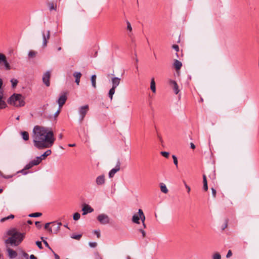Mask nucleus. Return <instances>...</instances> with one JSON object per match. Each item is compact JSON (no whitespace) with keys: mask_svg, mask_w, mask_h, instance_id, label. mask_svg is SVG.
Listing matches in <instances>:
<instances>
[{"mask_svg":"<svg viewBox=\"0 0 259 259\" xmlns=\"http://www.w3.org/2000/svg\"><path fill=\"white\" fill-rule=\"evenodd\" d=\"M80 214L78 212H75L73 215V220L77 221L80 219Z\"/></svg>","mask_w":259,"mask_h":259,"instance_id":"36","label":"nucleus"},{"mask_svg":"<svg viewBox=\"0 0 259 259\" xmlns=\"http://www.w3.org/2000/svg\"><path fill=\"white\" fill-rule=\"evenodd\" d=\"M67 99V97L66 93H64L63 94H61L60 96V97L57 101V102L59 104L60 108H61L63 106V105L65 104Z\"/></svg>","mask_w":259,"mask_h":259,"instance_id":"9","label":"nucleus"},{"mask_svg":"<svg viewBox=\"0 0 259 259\" xmlns=\"http://www.w3.org/2000/svg\"><path fill=\"white\" fill-rule=\"evenodd\" d=\"M7 234L11 236L5 241L8 256L11 259L15 258L17 256V253L15 250L11 249L10 246H18L23 241L25 233H20L17 231L15 228H13L7 231Z\"/></svg>","mask_w":259,"mask_h":259,"instance_id":"2","label":"nucleus"},{"mask_svg":"<svg viewBox=\"0 0 259 259\" xmlns=\"http://www.w3.org/2000/svg\"><path fill=\"white\" fill-rule=\"evenodd\" d=\"M150 88L152 91L153 93H155L156 92V87H155V82L154 80V78H152L151 80V83H150Z\"/></svg>","mask_w":259,"mask_h":259,"instance_id":"21","label":"nucleus"},{"mask_svg":"<svg viewBox=\"0 0 259 259\" xmlns=\"http://www.w3.org/2000/svg\"><path fill=\"white\" fill-rule=\"evenodd\" d=\"M15 216L13 214H10V215L3 218L1 219V222L3 223L5 222L7 220H10V219H13L14 218Z\"/></svg>","mask_w":259,"mask_h":259,"instance_id":"27","label":"nucleus"},{"mask_svg":"<svg viewBox=\"0 0 259 259\" xmlns=\"http://www.w3.org/2000/svg\"><path fill=\"white\" fill-rule=\"evenodd\" d=\"M42 158H41L40 157H36L35 159L30 161L32 164V165H33V166L34 165H38L42 161Z\"/></svg>","mask_w":259,"mask_h":259,"instance_id":"17","label":"nucleus"},{"mask_svg":"<svg viewBox=\"0 0 259 259\" xmlns=\"http://www.w3.org/2000/svg\"><path fill=\"white\" fill-rule=\"evenodd\" d=\"M4 67L7 70H9L11 69L10 65L7 61V59H5V61L2 62V67Z\"/></svg>","mask_w":259,"mask_h":259,"instance_id":"19","label":"nucleus"},{"mask_svg":"<svg viewBox=\"0 0 259 259\" xmlns=\"http://www.w3.org/2000/svg\"><path fill=\"white\" fill-rule=\"evenodd\" d=\"M42 35L43 38L42 47L45 48L47 46L48 41L50 37V31L48 30L47 34H45L44 31L42 32Z\"/></svg>","mask_w":259,"mask_h":259,"instance_id":"10","label":"nucleus"},{"mask_svg":"<svg viewBox=\"0 0 259 259\" xmlns=\"http://www.w3.org/2000/svg\"><path fill=\"white\" fill-rule=\"evenodd\" d=\"M2 84H3V80L1 78H0V89L1 88Z\"/></svg>","mask_w":259,"mask_h":259,"instance_id":"62","label":"nucleus"},{"mask_svg":"<svg viewBox=\"0 0 259 259\" xmlns=\"http://www.w3.org/2000/svg\"><path fill=\"white\" fill-rule=\"evenodd\" d=\"M115 91V89L111 88L110 90H109L108 96L110 98L111 100L113 98V95L114 94Z\"/></svg>","mask_w":259,"mask_h":259,"instance_id":"28","label":"nucleus"},{"mask_svg":"<svg viewBox=\"0 0 259 259\" xmlns=\"http://www.w3.org/2000/svg\"><path fill=\"white\" fill-rule=\"evenodd\" d=\"M169 83L170 85L172 87L173 90L176 94H178L179 92V87L177 83L172 80H170L169 81Z\"/></svg>","mask_w":259,"mask_h":259,"instance_id":"11","label":"nucleus"},{"mask_svg":"<svg viewBox=\"0 0 259 259\" xmlns=\"http://www.w3.org/2000/svg\"><path fill=\"white\" fill-rule=\"evenodd\" d=\"M172 48L174 50H175L177 52H178L179 50V47L178 45H174L172 46Z\"/></svg>","mask_w":259,"mask_h":259,"instance_id":"47","label":"nucleus"},{"mask_svg":"<svg viewBox=\"0 0 259 259\" xmlns=\"http://www.w3.org/2000/svg\"><path fill=\"white\" fill-rule=\"evenodd\" d=\"M52 251L54 254L55 259H60V257L57 254H56L53 250H52Z\"/></svg>","mask_w":259,"mask_h":259,"instance_id":"50","label":"nucleus"},{"mask_svg":"<svg viewBox=\"0 0 259 259\" xmlns=\"http://www.w3.org/2000/svg\"><path fill=\"white\" fill-rule=\"evenodd\" d=\"M60 112V108H59V109L57 111V112L54 114L55 117H57L58 115L59 114Z\"/></svg>","mask_w":259,"mask_h":259,"instance_id":"53","label":"nucleus"},{"mask_svg":"<svg viewBox=\"0 0 259 259\" xmlns=\"http://www.w3.org/2000/svg\"><path fill=\"white\" fill-rule=\"evenodd\" d=\"M120 78L114 77L111 79V82L112 84V88L116 89L120 83Z\"/></svg>","mask_w":259,"mask_h":259,"instance_id":"12","label":"nucleus"},{"mask_svg":"<svg viewBox=\"0 0 259 259\" xmlns=\"http://www.w3.org/2000/svg\"><path fill=\"white\" fill-rule=\"evenodd\" d=\"M98 221L103 225H106L109 224L110 222V219L109 217L104 213L99 214L97 217Z\"/></svg>","mask_w":259,"mask_h":259,"instance_id":"6","label":"nucleus"},{"mask_svg":"<svg viewBox=\"0 0 259 259\" xmlns=\"http://www.w3.org/2000/svg\"><path fill=\"white\" fill-rule=\"evenodd\" d=\"M43 242H44V244L45 245V246L52 251V249L50 246V245H49L47 241L46 240H43Z\"/></svg>","mask_w":259,"mask_h":259,"instance_id":"45","label":"nucleus"},{"mask_svg":"<svg viewBox=\"0 0 259 259\" xmlns=\"http://www.w3.org/2000/svg\"><path fill=\"white\" fill-rule=\"evenodd\" d=\"M27 223L30 225H31L32 224V222L31 220H28L27 221Z\"/></svg>","mask_w":259,"mask_h":259,"instance_id":"63","label":"nucleus"},{"mask_svg":"<svg viewBox=\"0 0 259 259\" xmlns=\"http://www.w3.org/2000/svg\"><path fill=\"white\" fill-rule=\"evenodd\" d=\"M51 77V72L50 71H47L42 76V81L44 84L47 87H49L50 85V79Z\"/></svg>","mask_w":259,"mask_h":259,"instance_id":"8","label":"nucleus"},{"mask_svg":"<svg viewBox=\"0 0 259 259\" xmlns=\"http://www.w3.org/2000/svg\"><path fill=\"white\" fill-rule=\"evenodd\" d=\"M126 24H127V29L128 30H129V31L130 32H131L132 31V27L131 23H130L129 21H126Z\"/></svg>","mask_w":259,"mask_h":259,"instance_id":"40","label":"nucleus"},{"mask_svg":"<svg viewBox=\"0 0 259 259\" xmlns=\"http://www.w3.org/2000/svg\"><path fill=\"white\" fill-rule=\"evenodd\" d=\"M212 195V196L215 198L216 197L217 192L216 190L213 188H211Z\"/></svg>","mask_w":259,"mask_h":259,"instance_id":"44","label":"nucleus"},{"mask_svg":"<svg viewBox=\"0 0 259 259\" xmlns=\"http://www.w3.org/2000/svg\"><path fill=\"white\" fill-rule=\"evenodd\" d=\"M62 138H63V135H62V134H59V138L60 139H62Z\"/></svg>","mask_w":259,"mask_h":259,"instance_id":"61","label":"nucleus"},{"mask_svg":"<svg viewBox=\"0 0 259 259\" xmlns=\"http://www.w3.org/2000/svg\"><path fill=\"white\" fill-rule=\"evenodd\" d=\"M212 259H221V255L219 253L216 252L213 254Z\"/></svg>","mask_w":259,"mask_h":259,"instance_id":"34","label":"nucleus"},{"mask_svg":"<svg viewBox=\"0 0 259 259\" xmlns=\"http://www.w3.org/2000/svg\"><path fill=\"white\" fill-rule=\"evenodd\" d=\"M138 214L140 215V219H141V221H142L143 228H145L146 227V225H145V224L144 223L145 220V215H144V214L143 213V210L141 209H139V210H138Z\"/></svg>","mask_w":259,"mask_h":259,"instance_id":"14","label":"nucleus"},{"mask_svg":"<svg viewBox=\"0 0 259 259\" xmlns=\"http://www.w3.org/2000/svg\"><path fill=\"white\" fill-rule=\"evenodd\" d=\"M94 233L97 235L98 238H100V233L99 231L96 230V231H95Z\"/></svg>","mask_w":259,"mask_h":259,"instance_id":"52","label":"nucleus"},{"mask_svg":"<svg viewBox=\"0 0 259 259\" xmlns=\"http://www.w3.org/2000/svg\"><path fill=\"white\" fill-rule=\"evenodd\" d=\"M73 76L75 77V82L77 83V84H79V81H80V78L81 76V74L80 72H75L73 73Z\"/></svg>","mask_w":259,"mask_h":259,"instance_id":"18","label":"nucleus"},{"mask_svg":"<svg viewBox=\"0 0 259 259\" xmlns=\"http://www.w3.org/2000/svg\"><path fill=\"white\" fill-rule=\"evenodd\" d=\"M36 53H37L34 51H30L28 53V57L29 58H33L36 56Z\"/></svg>","mask_w":259,"mask_h":259,"instance_id":"30","label":"nucleus"},{"mask_svg":"<svg viewBox=\"0 0 259 259\" xmlns=\"http://www.w3.org/2000/svg\"><path fill=\"white\" fill-rule=\"evenodd\" d=\"M54 9H55V7H54V6L53 4H52V5H51V7H50V10H54Z\"/></svg>","mask_w":259,"mask_h":259,"instance_id":"59","label":"nucleus"},{"mask_svg":"<svg viewBox=\"0 0 259 259\" xmlns=\"http://www.w3.org/2000/svg\"><path fill=\"white\" fill-rule=\"evenodd\" d=\"M35 225L37 227H39L40 228L41 227L40 225V222H35Z\"/></svg>","mask_w":259,"mask_h":259,"instance_id":"57","label":"nucleus"},{"mask_svg":"<svg viewBox=\"0 0 259 259\" xmlns=\"http://www.w3.org/2000/svg\"><path fill=\"white\" fill-rule=\"evenodd\" d=\"M61 49H62L61 47H58V48H57V51H61Z\"/></svg>","mask_w":259,"mask_h":259,"instance_id":"64","label":"nucleus"},{"mask_svg":"<svg viewBox=\"0 0 259 259\" xmlns=\"http://www.w3.org/2000/svg\"><path fill=\"white\" fill-rule=\"evenodd\" d=\"M6 106V102L3 100V95L0 94V109H4Z\"/></svg>","mask_w":259,"mask_h":259,"instance_id":"23","label":"nucleus"},{"mask_svg":"<svg viewBox=\"0 0 259 259\" xmlns=\"http://www.w3.org/2000/svg\"><path fill=\"white\" fill-rule=\"evenodd\" d=\"M160 190L164 194H167L168 193V189L166 186V185L163 183L160 184Z\"/></svg>","mask_w":259,"mask_h":259,"instance_id":"20","label":"nucleus"},{"mask_svg":"<svg viewBox=\"0 0 259 259\" xmlns=\"http://www.w3.org/2000/svg\"><path fill=\"white\" fill-rule=\"evenodd\" d=\"M68 146L69 147H74V146H75V144H68Z\"/></svg>","mask_w":259,"mask_h":259,"instance_id":"60","label":"nucleus"},{"mask_svg":"<svg viewBox=\"0 0 259 259\" xmlns=\"http://www.w3.org/2000/svg\"><path fill=\"white\" fill-rule=\"evenodd\" d=\"M51 150H48L46 151L43 154H42L40 157L42 158V160L44 159L46 157L49 156L51 154Z\"/></svg>","mask_w":259,"mask_h":259,"instance_id":"26","label":"nucleus"},{"mask_svg":"<svg viewBox=\"0 0 259 259\" xmlns=\"http://www.w3.org/2000/svg\"><path fill=\"white\" fill-rule=\"evenodd\" d=\"M105 177L104 175L98 176L96 179V183L98 185H103L105 183Z\"/></svg>","mask_w":259,"mask_h":259,"instance_id":"15","label":"nucleus"},{"mask_svg":"<svg viewBox=\"0 0 259 259\" xmlns=\"http://www.w3.org/2000/svg\"><path fill=\"white\" fill-rule=\"evenodd\" d=\"M52 226L49 228V232L51 233L57 234L60 230L62 223L61 222L56 223V222H51Z\"/></svg>","mask_w":259,"mask_h":259,"instance_id":"5","label":"nucleus"},{"mask_svg":"<svg viewBox=\"0 0 259 259\" xmlns=\"http://www.w3.org/2000/svg\"><path fill=\"white\" fill-rule=\"evenodd\" d=\"M0 175L4 178L5 179H10V178H12L15 175H4L1 171H0Z\"/></svg>","mask_w":259,"mask_h":259,"instance_id":"33","label":"nucleus"},{"mask_svg":"<svg viewBox=\"0 0 259 259\" xmlns=\"http://www.w3.org/2000/svg\"><path fill=\"white\" fill-rule=\"evenodd\" d=\"M21 135L22 136V137L23 139L25 141H27L29 140V134L27 132H21Z\"/></svg>","mask_w":259,"mask_h":259,"instance_id":"22","label":"nucleus"},{"mask_svg":"<svg viewBox=\"0 0 259 259\" xmlns=\"http://www.w3.org/2000/svg\"><path fill=\"white\" fill-rule=\"evenodd\" d=\"M97 245V243L95 242H90L89 243V245L90 247H95Z\"/></svg>","mask_w":259,"mask_h":259,"instance_id":"46","label":"nucleus"},{"mask_svg":"<svg viewBox=\"0 0 259 259\" xmlns=\"http://www.w3.org/2000/svg\"><path fill=\"white\" fill-rule=\"evenodd\" d=\"M120 169V161L118 159L117 160L116 166L114 168H112L109 172V177L110 178H113L114 175Z\"/></svg>","mask_w":259,"mask_h":259,"instance_id":"7","label":"nucleus"},{"mask_svg":"<svg viewBox=\"0 0 259 259\" xmlns=\"http://www.w3.org/2000/svg\"><path fill=\"white\" fill-rule=\"evenodd\" d=\"M232 255V251L231 250H229L228 251V253L226 255V257L227 258H229L230 257H231Z\"/></svg>","mask_w":259,"mask_h":259,"instance_id":"48","label":"nucleus"},{"mask_svg":"<svg viewBox=\"0 0 259 259\" xmlns=\"http://www.w3.org/2000/svg\"><path fill=\"white\" fill-rule=\"evenodd\" d=\"M82 236L81 234L74 235L73 234L71 237L73 239L79 240Z\"/></svg>","mask_w":259,"mask_h":259,"instance_id":"35","label":"nucleus"},{"mask_svg":"<svg viewBox=\"0 0 259 259\" xmlns=\"http://www.w3.org/2000/svg\"><path fill=\"white\" fill-rule=\"evenodd\" d=\"M7 59L6 56L2 53H0V67H2V62L5 61V59Z\"/></svg>","mask_w":259,"mask_h":259,"instance_id":"29","label":"nucleus"},{"mask_svg":"<svg viewBox=\"0 0 259 259\" xmlns=\"http://www.w3.org/2000/svg\"><path fill=\"white\" fill-rule=\"evenodd\" d=\"M82 210L83 211L82 214L85 215L89 212H92L93 209L89 205L85 204L83 206Z\"/></svg>","mask_w":259,"mask_h":259,"instance_id":"13","label":"nucleus"},{"mask_svg":"<svg viewBox=\"0 0 259 259\" xmlns=\"http://www.w3.org/2000/svg\"><path fill=\"white\" fill-rule=\"evenodd\" d=\"M50 224H52V223H48L46 224H45V228L46 229H49V228H49V225H50Z\"/></svg>","mask_w":259,"mask_h":259,"instance_id":"54","label":"nucleus"},{"mask_svg":"<svg viewBox=\"0 0 259 259\" xmlns=\"http://www.w3.org/2000/svg\"><path fill=\"white\" fill-rule=\"evenodd\" d=\"M17 173H21L23 175H26L28 173V171H26V169L24 167L23 169L18 171Z\"/></svg>","mask_w":259,"mask_h":259,"instance_id":"39","label":"nucleus"},{"mask_svg":"<svg viewBox=\"0 0 259 259\" xmlns=\"http://www.w3.org/2000/svg\"><path fill=\"white\" fill-rule=\"evenodd\" d=\"M172 157L173 158L174 163L175 165H176L177 166H178V159H177V157L175 155H173L172 156Z\"/></svg>","mask_w":259,"mask_h":259,"instance_id":"42","label":"nucleus"},{"mask_svg":"<svg viewBox=\"0 0 259 259\" xmlns=\"http://www.w3.org/2000/svg\"><path fill=\"white\" fill-rule=\"evenodd\" d=\"M140 215L137 214H134L132 218V221L136 224H139Z\"/></svg>","mask_w":259,"mask_h":259,"instance_id":"25","label":"nucleus"},{"mask_svg":"<svg viewBox=\"0 0 259 259\" xmlns=\"http://www.w3.org/2000/svg\"><path fill=\"white\" fill-rule=\"evenodd\" d=\"M161 154L164 156V157H166V158H168L169 155V153L167 152H165V151H162L161 152Z\"/></svg>","mask_w":259,"mask_h":259,"instance_id":"41","label":"nucleus"},{"mask_svg":"<svg viewBox=\"0 0 259 259\" xmlns=\"http://www.w3.org/2000/svg\"><path fill=\"white\" fill-rule=\"evenodd\" d=\"M33 132V142L37 149H43L53 146L55 139L52 131H49L48 128L37 125L34 126Z\"/></svg>","mask_w":259,"mask_h":259,"instance_id":"1","label":"nucleus"},{"mask_svg":"<svg viewBox=\"0 0 259 259\" xmlns=\"http://www.w3.org/2000/svg\"><path fill=\"white\" fill-rule=\"evenodd\" d=\"M144 228H143V229L140 228L138 229V231L142 233L143 238H145L146 237V232L144 231Z\"/></svg>","mask_w":259,"mask_h":259,"instance_id":"38","label":"nucleus"},{"mask_svg":"<svg viewBox=\"0 0 259 259\" xmlns=\"http://www.w3.org/2000/svg\"><path fill=\"white\" fill-rule=\"evenodd\" d=\"M8 103L16 107L24 106L25 105L24 99L22 95L14 94L7 101Z\"/></svg>","mask_w":259,"mask_h":259,"instance_id":"3","label":"nucleus"},{"mask_svg":"<svg viewBox=\"0 0 259 259\" xmlns=\"http://www.w3.org/2000/svg\"><path fill=\"white\" fill-rule=\"evenodd\" d=\"M203 183L204 184H207V180H206V177L205 175L203 176Z\"/></svg>","mask_w":259,"mask_h":259,"instance_id":"49","label":"nucleus"},{"mask_svg":"<svg viewBox=\"0 0 259 259\" xmlns=\"http://www.w3.org/2000/svg\"><path fill=\"white\" fill-rule=\"evenodd\" d=\"M186 188L187 189V192L188 193H189L190 191V188L189 186H188L186 183L185 184Z\"/></svg>","mask_w":259,"mask_h":259,"instance_id":"55","label":"nucleus"},{"mask_svg":"<svg viewBox=\"0 0 259 259\" xmlns=\"http://www.w3.org/2000/svg\"><path fill=\"white\" fill-rule=\"evenodd\" d=\"M96 78H97V76L96 75H93L91 76V82H92V86L94 89H96L97 87V86H96Z\"/></svg>","mask_w":259,"mask_h":259,"instance_id":"24","label":"nucleus"},{"mask_svg":"<svg viewBox=\"0 0 259 259\" xmlns=\"http://www.w3.org/2000/svg\"><path fill=\"white\" fill-rule=\"evenodd\" d=\"M89 111V106L88 105H85L84 106H81L79 108V120L81 123L83 120L84 117L85 116L87 113Z\"/></svg>","mask_w":259,"mask_h":259,"instance_id":"4","label":"nucleus"},{"mask_svg":"<svg viewBox=\"0 0 259 259\" xmlns=\"http://www.w3.org/2000/svg\"><path fill=\"white\" fill-rule=\"evenodd\" d=\"M190 145H191V148L192 149H194L195 148V145L193 143H191Z\"/></svg>","mask_w":259,"mask_h":259,"instance_id":"58","label":"nucleus"},{"mask_svg":"<svg viewBox=\"0 0 259 259\" xmlns=\"http://www.w3.org/2000/svg\"><path fill=\"white\" fill-rule=\"evenodd\" d=\"M11 82L12 83V86L13 88H15L16 87V85H17V83L18 82V80L14 78L12 79L11 80Z\"/></svg>","mask_w":259,"mask_h":259,"instance_id":"31","label":"nucleus"},{"mask_svg":"<svg viewBox=\"0 0 259 259\" xmlns=\"http://www.w3.org/2000/svg\"><path fill=\"white\" fill-rule=\"evenodd\" d=\"M33 166V165H32V163L31 161H30L29 162V163H28L27 164H26L25 165V166L24 167L27 170L28 169H29L30 168H31V167H32Z\"/></svg>","mask_w":259,"mask_h":259,"instance_id":"37","label":"nucleus"},{"mask_svg":"<svg viewBox=\"0 0 259 259\" xmlns=\"http://www.w3.org/2000/svg\"><path fill=\"white\" fill-rule=\"evenodd\" d=\"M30 259H37V258L33 254H31L30 255Z\"/></svg>","mask_w":259,"mask_h":259,"instance_id":"56","label":"nucleus"},{"mask_svg":"<svg viewBox=\"0 0 259 259\" xmlns=\"http://www.w3.org/2000/svg\"><path fill=\"white\" fill-rule=\"evenodd\" d=\"M42 215V213H40V212H35V213H31L30 214H29V217H40Z\"/></svg>","mask_w":259,"mask_h":259,"instance_id":"32","label":"nucleus"},{"mask_svg":"<svg viewBox=\"0 0 259 259\" xmlns=\"http://www.w3.org/2000/svg\"><path fill=\"white\" fill-rule=\"evenodd\" d=\"M182 66V63L178 60H175L174 66L177 71L179 70Z\"/></svg>","mask_w":259,"mask_h":259,"instance_id":"16","label":"nucleus"},{"mask_svg":"<svg viewBox=\"0 0 259 259\" xmlns=\"http://www.w3.org/2000/svg\"><path fill=\"white\" fill-rule=\"evenodd\" d=\"M36 245L38 247V248L39 249H42V244H41V242L40 241H37L36 242Z\"/></svg>","mask_w":259,"mask_h":259,"instance_id":"43","label":"nucleus"},{"mask_svg":"<svg viewBox=\"0 0 259 259\" xmlns=\"http://www.w3.org/2000/svg\"><path fill=\"white\" fill-rule=\"evenodd\" d=\"M203 188L204 191H207L208 190V186L207 184H204Z\"/></svg>","mask_w":259,"mask_h":259,"instance_id":"51","label":"nucleus"}]
</instances>
